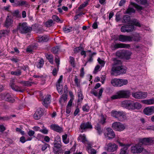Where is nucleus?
<instances>
[{"mask_svg":"<svg viewBox=\"0 0 154 154\" xmlns=\"http://www.w3.org/2000/svg\"><path fill=\"white\" fill-rule=\"evenodd\" d=\"M132 96L136 99H140V91H137L133 93Z\"/></svg>","mask_w":154,"mask_h":154,"instance_id":"obj_40","label":"nucleus"},{"mask_svg":"<svg viewBox=\"0 0 154 154\" xmlns=\"http://www.w3.org/2000/svg\"><path fill=\"white\" fill-rule=\"evenodd\" d=\"M134 27L132 24H127L123 26L121 28V31L122 32H130L133 31Z\"/></svg>","mask_w":154,"mask_h":154,"instance_id":"obj_9","label":"nucleus"},{"mask_svg":"<svg viewBox=\"0 0 154 154\" xmlns=\"http://www.w3.org/2000/svg\"><path fill=\"white\" fill-rule=\"evenodd\" d=\"M1 98L3 100L11 103H13L15 101V99L9 94H1Z\"/></svg>","mask_w":154,"mask_h":154,"instance_id":"obj_15","label":"nucleus"},{"mask_svg":"<svg viewBox=\"0 0 154 154\" xmlns=\"http://www.w3.org/2000/svg\"><path fill=\"white\" fill-rule=\"evenodd\" d=\"M112 128L114 130L119 131H123L125 128L124 125L119 122H116L112 123Z\"/></svg>","mask_w":154,"mask_h":154,"instance_id":"obj_8","label":"nucleus"},{"mask_svg":"<svg viewBox=\"0 0 154 154\" xmlns=\"http://www.w3.org/2000/svg\"><path fill=\"white\" fill-rule=\"evenodd\" d=\"M118 143L120 146H123V148L121 149L120 154H127V150L128 147L130 146V144H128L126 145H124L123 143L120 142H118Z\"/></svg>","mask_w":154,"mask_h":154,"instance_id":"obj_20","label":"nucleus"},{"mask_svg":"<svg viewBox=\"0 0 154 154\" xmlns=\"http://www.w3.org/2000/svg\"><path fill=\"white\" fill-rule=\"evenodd\" d=\"M50 128L51 129L59 133H61L63 131L62 127L56 124L51 125Z\"/></svg>","mask_w":154,"mask_h":154,"instance_id":"obj_23","label":"nucleus"},{"mask_svg":"<svg viewBox=\"0 0 154 154\" xmlns=\"http://www.w3.org/2000/svg\"><path fill=\"white\" fill-rule=\"evenodd\" d=\"M69 63L71 66L73 67H75L76 66V64L75 62V58L74 57L71 56L69 57Z\"/></svg>","mask_w":154,"mask_h":154,"instance_id":"obj_36","label":"nucleus"},{"mask_svg":"<svg viewBox=\"0 0 154 154\" xmlns=\"http://www.w3.org/2000/svg\"><path fill=\"white\" fill-rule=\"evenodd\" d=\"M59 50V48L57 46L53 47L52 49V51L54 54L57 53Z\"/></svg>","mask_w":154,"mask_h":154,"instance_id":"obj_61","label":"nucleus"},{"mask_svg":"<svg viewBox=\"0 0 154 154\" xmlns=\"http://www.w3.org/2000/svg\"><path fill=\"white\" fill-rule=\"evenodd\" d=\"M118 146L114 143H109L107 146L106 150L109 152H113L117 150Z\"/></svg>","mask_w":154,"mask_h":154,"instance_id":"obj_19","label":"nucleus"},{"mask_svg":"<svg viewBox=\"0 0 154 154\" xmlns=\"http://www.w3.org/2000/svg\"><path fill=\"white\" fill-rule=\"evenodd\" d=\"M112 60L114 62V63L112 69V71L113 72L114 75H117L126 73V68L122 65L121 61L117 60L116 58H113Z\"/></svg>","mask_w":154,"mask_h":154,"instance_id":"obj_1","label":"nucleus"},{"mask_svg":"<svg viewBox=\"0 0 154 154\" xmlns=\"http://www.w3.org/2000/svg\"><path fill=\"white\" fill-rule=\"evenodd\" d=\"M67 135L66 134L63 135L62 136L63 141L65 144L67 143Z\"/></svg>","mask_w":154,"mask_h":154,"instance_id":"obj_54","label":"nucleus"},{"mask_svg":"<svg viewBox=\"0 0 154 154\" xmlns=\"http://www.w3.org/2000/svg\"><path fill=\"white\" fill-rule=\"evenodd\" d=\"M77 140H78L83 143L87 141L85 134H80L78 137Z\"/></svg>","mask_w":154,"mask_h":154,"instance_id":"obj_34","label":"nucleus"},{"mask_svg":"<svg viewBox=\"0 0 154 154\" xmlns=\"http://www.w3.org/2000/svg\"><path fill=\"white\" fill-rule=\"evenodd\" d=\"M131 5L133 6L138 10H141L143 9V8L142 7L137 5L135 3L131 2Z\"/></svg>","mask_w":154,"mask_h":154,"instance_id":"obj_47","label":"nucleus"},{"mask_svg":"<svg viewBox=\"0 0 154 154\" xmlns=\"http://www.w3.org/2000/svg\"><path fill=\"white\" fill-rule=\"evenodd\" d=\"M10 86L11 88L15 91L22 92L24 91V90L21 89L20 87L15 85L13 83H12L10 84Z\"/></svg>","mask_w":154,"mask_h":154,"instance_id":"obj_27","label":"nucleus"},{"mask_svg":"<svg viewBox=\"0 0 154 154\" xmlns=\"http://www.w3.org/2000/svg\"><path fill=\"white\" fill-rule=\"evenodd\" d=\"M14 6H23L29 8L30 6L29 4L25 1L20 0L18 1L17 4L13 5Z\"/></svg>","mask_w":154,"mask_h":154,"instance_id":"obj_24","label":"nucleus"},{"mask_svg":"<svg viewBox=\"0 0 154 154\" xmlns=\"http://www.w3.org/2000/svg\"><path fill=\"white\" fill-rule=\"evenodd\" d=\"M45 56L49 62L52 64L53 63L54 59L53 56L50 54H45Z\"/></svg>","mask_w":154,"mask_h":154,"instance_id":"obj_35","label":"nucleus"},{"mask_svg":"<svg viewBox=\"0 0 154 154\" xmlns=\"http://www.w3.org/2000/svg\"><path fill=\"white\" fill-rule=\"evenodd\" d=\"M140 143L135 144L131 147V152L134 154H139L142 152H147L146 149H144L142 146L140 145Z\"/></svg>","mask_w":154,"mask_h":154,"instance_id":"obj_5","label":"nucleus"},{"mask_svg":"<svg viewBox=\"0 0 154 154\" xmlns=\"http://www.w3.org/2000/svg\"><path fill=\"white\" fill-rule=\"evenodd\" d=\"M97 61L98 63L101 65V66L103 67L104 66L105 63L103 60H101L100 58H98Z\"/></svg>","mask_w":154,"mask_h":154,"instance_id":"obj_62","label":"nucleus"},{"mask_svg":"<svg viewBox=\"0 0 154 154\" xmlns=\"http://www.w3.org/2000/svg\"><path fill=\"white\" fill-rule=\"evenodd\" d=\"M11 73L12 75L19 76L21 75V71L20 70L18 69L15 71H11Z\"/></svg>","mask_w":154,"mask_h":154,"instance_id":"obj_45","label":"nucleus"},{"mask_svg":"<svg viewBox=\"0 0 154 154\" xmlns=\"http://www.w3.org/2000/svg\"><path fill=\"white\" fill-rule=\"evenodd\" d=\"M122 107L129 110H134L135 109H139L141 108L142 106L139 103L134 102L131 100H125L122 103Z\"/></svg>","mask_w":154,"mask_h":154,"instance_id":"obj_2","label":"nucleus"},{"mask_svg":"<svg viewBox=\"0 0 154 154\" xmlns=\"http://www.w3.org/2000/svg\"><path fill=\"white\" fill-rule=\"evenodd\" d=\"M55 61L57 64V69L58 70L59 69L60 64V59L59 58H56L55 59Z\"/></svg>","mask_w":154,"mask_h":154,"instance_id":"obj_63","label":"nucleus"},{"mask_svg":"<svg viewBox=\"0 0 154 154\" xmlns=\"http://www.w3.org/2000/svg\"><path fill=\"white\" fill-rule=\"evenodd\" d=\"M130 21V17L128 15H125L123 16L122 20V23H128Z\"/></svg>","mask_w":154,"mask_h":154,"instance_id":"obj_38","label":"nucleus"},{"mask_svg":"<svg viewBox=\"0 0 154 154\" xmlns=\"http://www.w3.org/2000/svg\"><path fill=\"white\" fill-rule=\"evenodd\" d=\"M17 29L21 33L25 34L30 32L32 29V28L31 27L28 26L26 23H20Z\"/></svg>","mask_w":154,"mask_h":154,"instance_id":"obj_4","label":"nucleus"},{"mask_svg":"<svg viewBox=\"0 0 154 154\" xmlns=\"http://www.w3.org/2000/svg\"><path fill=\"white\" fill-rule=\"evenodd\" d=\"M131 38V42L134 41V42H139L140 40L141 37L138 33H135L133 35H130Z\"/></svg>","mask_w":154,"mask_h":154,"instance_id":"obj_28","label":"nucleus"},{"mask_svg":"<svg viewBox=\"0 0 154 154\" xmlns=\"http://www.w3.org/2000/svg\"><path fill=\"white\" fill-rule=\"evenodd\" d=\"M75 146L74 145L72 148L70 149L69 151H68V154H69L70 153L73 152V153H74V152L75 151Z\"/></svg>","mask_w":154,"mask_h":154,"instance_id":"obj_64","label":"nucleus"},{"mask_svg":"<svg viewBox=\"0 0 154 154\" xmlns=\"http://www.w3.org/2000/svg\"><path fill=\"white\" fill-rule=\"evenodd\" d=\"M89 0H87L85 1L78 8V9L80 10L81 9H83L88 4V2Z\"/></svg>","mask_w":154,"mask_h":154,"instance_id":"obj_44","label":"nucleus"},{"mask_svg":"<svg viewBox=\"0 0 154 154\" xmlns=\"http://www.w3.org/2000/svg\"><path fill=\"white\" fill-rule=\"evenodd\" d=\"M123 51H117L116 53V55L117 57L120 58H123Z\"/></svg>","mask_w":154,"mask_h":154,"instance_id":"obj_51","label":"nucleus"},{"mask_svg":"<svg viewBox=\"0 0 154 154\" xmlns=\"http://www.w3.org/2000/svg\"><path fill=\"white\" fill-rule=\"evenodd\" d=\"M131 95V92L129 90H120L118 91L115 94L111 97L112 100L121 98L128 99Z\"/></svg>","mask_w":154,"mask_h":154,"instance_id":"obj_3","label":"nucleus"},{"mask_svg":"<svg viewBox=\"0 0 154 154\" xmlns=\"http://www.w3.org/2000/svg\"><path fill=\"white\" fill-rule=\"evenodd\" d=\"M54 142L61 143V138L59 135H57L55 137Z\"/></svg>","mask_w":154,"mask_h":154,"instance_id":"obj_57","label":"nucleus"},{"mask_svg":"<svg viewBox=\"0 0 154 154\" xmlns=\"http://www.w3.org/2000/svg\"><path fill=\"white\" fill-rule=\"evenodd\" d=\"M95 129L97 130V132L99 135L102 134V130L99 124L97 123V124L95 126Z\"/></svg>","mask_w":154,"mask_h":154,"instance_id":"obj_43","label":"nucleus"},{"mask_svg":"<svg viewBox=\"0 0 154 154\" xmlns=\"http://www.w3.org/2000/svg\"><path fill=\"white\" fill-rule=\"evenodd\" d=\"M154 138L148 137L140 139L139 140V142L143 145H150L153 143Z\"/></svg>","mask_w":154,"mask_h":154,"instance_id":"obj_11","label":"nucleus"},{"mask_svg":"<svg viewBox=\"0 0 154 154\" xmlns=\"http://www.w3.org/2000/svg\"><path fill=\"white\" fill-rule=\"evenodd\" d=\"M35 46L34 45H30L26 49V51L30 52L33 51L34 48H35Z\"/></svg>","mask_w":154,"mask_h":154,"instance_id":"obj_50","label":"nucleus"},{"mask_svg":"<svg viewBox=\"0 0 154 154\" xmlns=\"http://www.w3.org/2000/svg\"><path fill=\"white\" fill-rule=\"evenodd\" d=\"M53 152L56 154H62V153L60 152L61 148L54 146L53 148Z\"/></svg>","mask_w":154,"mask_h":154,"instance_id":"obj_46","label":"nucleus"},{"mask_svg":"<svg viewBox=\"0 0 154 154\" xmlns=\"http://www.w3.org/2000/svg\"><path fill=\"white\" fill-rule=\"evenodd\" d=\"M135 1L138 3L143 5H145L147 3L146 0H135Z\"/></svg>","mask_w":154,"mask_h":154,"instance_id":"obj_60","label":"nucleus"},{"mask_svg":"<svg viewBox=\"0 0 154 154\" xmlns=\"http://www.w3.org/2000/svg\"><path fill=\"white\" fill-rule=\"evenodd\" d=\"M130 47V46L129 44L123 43H116L113 45L112 49L115 50L120 48H129Z\"/></svg>","mask_w":154,"mask_h":154,"instance_id":"obj_22","label":"nucleus"},{"mask_svg":"<svg viewBox=\"0 0 154 154\" xmlns=\"http://www.w3.org/2000/svg\"><path fill=\"white\" fill-rule=\"evenodd\" d=\"M100 85H101L100 83H97L94 87V88L92 89L90 91L91 94H93L96 97H98V98H100L101 96L102 93L103 91V88H101L99 90L98 94L97 93L95 89L99 88L100 86Z\"/></svg>","mask_w":154,"mask_h":154,"instance_id":"obj_7","label":"nucleus"},{"mask_svg":"<svg viewBox=\"0 0 154 154\" xmlns=\"http://www.w3.org/2000/svg\"><path fill=\"white\" fill-rule=\"evenodd\" d=\"M44 64V60L43 59H41L39 60L38 62L37 63L36 66L38 68H41L43 66Z\"/></svg>","mask_w":154,"mask_h":154,"instance_id":"obj_42","label":"nucleus"},{"mask_svg":"<svg viewBox=\"0 0 154 154\" xmlns=\"http://www.w3.org/2000/svg\"><path fill=\"white\" fill-rule=\"evenodd\" d=\"M135 12V10L133 8H131L129 6L126 11V13L128 14L134 13Z\"/></svg>","mask_w":154,"mask_h":154,"instance_id":"obj_48","label":"nucleus"},{"mask_svg":"<svg viewBox=\"0 0 154 154\" xmlns=\"http://www.w3.org/2000/svg\"><path fill=\"white\" fill-rule=\"evenodd\" d=\"M44 144L42 146L41 149L42 151H44L46 150L48 147H50V145L45 143H44Z\"/></svg>","mask_w":154,"mask_h":154,"instance_id":"obj_56","label":"nucleus"},{"mask_svg":"<svg viewBox=\"0 0 154 154\" xmlns=\"http://www.w3.org/2000/svg\"><path fill=\"white\" fill-rule=\"evenodd\" d=\"M69 94L70 97V99L68 102V107H71L72 105V102L74 99L75 96L71 91H69Z\"/></svg>","mask_w":154,"mask_h":154,"instance_id":"obj_29","label":"nucleus"},{"mask_svg":"<svg viewBox=\"0 0 154 154\" xmlns=\"http://www.w3.org/2000/svg\"><path fill=\"white\" fill-rule=\"evenodd\" d=\"M141 102L143 103L148 105L152 104H154V98L146 100H142Z\"/></svg>","mask_w":154,"mask_h":154,"instance_id":"obj_32","label":"nucleus"},{"mask_svg":"<svg viewBox=\"0 0 154 154\" xmlns=\"http://www.w3.org/2000/svg\"><path fill=\"white\" fill-rule=\"evenodd\" d=\"M77 97V102H82L84 96L81 89H79L78 91Z\"/></svg>","mask_w":154,"mask_h":154,"instance_id":"obj_30","label":"nucleus"},{"mask_svg":"<svg viewBox=\"0 0 154 154\" xmlns=\"http://www.w3.org/2000/svg\"><path fill=\"white\" fill-rule=\"evenodd\" d=\"M54 23L52 19H50L47 21L45 23V25L47 27H49L54 25Z\"/></svg>","mask_w":154,"mask_h":154,"instance_id":"obj_41","label":"nucleus"},{"mask_svg":"<svg viewBox=\"0 0 154 154\" xmlns=\"http://www.w3.org/2000/svg\"><path fill=\"white\" fill-rule=\"evenodd\" d=\"M63 79V76L61 75L58 80L56 83V87L57 89L59 92H63V87L62 85V80Z\"/></svg>","mask_w":154,"mask_h":154,"instance_id":"obj_18","label":"nucleus"},{"mask_svg":"<svg viewBox=\"0 0 154 154\" xmlns=\"http://www.w3.org/2000/svg\"><path fill=\"white\" fill-rule=\"evenodd\" d=\"M131 38L130 37V35H118V38H117V40L122 42H131Z\"/></svg>","mask_w":154,"mask_h":154,"instance_id":"obj_17","label":"nucleus"},{"mask_svg":"<svg viewBox=\"0 0 154 154\" xmlns=\"http://www.w3.org/2000/svg\"><path fill=\"white\" fill-rule=\"evenodd\" d=\"M106 118H105L103 115L101 116V118L99 122V123L102 124H103L106 122Z\"/></svg>","mask_w":154,"mask_h":154,"instance_id":"obj_55","label":"nucleus"},{"mask_svg":"<svg viewBox=\"0 0 154 154\" xmlns=\"http://www.w3.org/2000/svg\"><path fill=\"white\" fill-rule=\"evenodd\" d=\"M132 54V52L130 51H124L123 54V58H125L127 60L129 59Z\"/></svg>","mask_w":154,"mask_h":154,"instance_id":"obj_31","label":"nucleus"},{"mask_svg":"<svg viewBox=\"0 0 154 154\" xmlns=\"http://www.w3.org/2000/svg\"><path fill=\"white\" fill-rule=\"evenodd\" d=\"M51 96V95H47L43 101V105L46 108L48 107L50 103Z\"/></svg>","mask_w":154,"mask_h":154,"instance_id":"obj_25","label":"nucleus"},{"mask_svg":"<svg viewBox=\"0 0 154 154\" xmlns=\"http://www.w3.org/2000/svg\"><path fill=\"white\" fill-rule=\"evenodd\" d=\"M14 24L13 19L9 15H8L5 21L4 26L6 28L12 27Z\"/></svg>","mask_w":154,"mask_h":154,"instance_id":"obj_13","label":"nucleus"},{"mask_svg":"<svg viewBox=\"0 0 154 154\" xmlns=\"http://www.w3.org/2000/svg\"><path fill=\"white\" fill-rule=\"evenodd\" d=\"M82 109L83 111L88 112L89 110L90 107L87 104H86L82 106Z\"/></svg>","mask_w":154,"mask_h":154,"instance_id":"obj_53","label":"nucleus"},{"mask_svg":"<svg viewBox=\"0 0 154 154\" xmlns=\"http://www.w3.org/2000/svg\"><path fill=\"white\" fill-rule=\"evenodd\" d=\"M67 98V93L65 91L62 97L60 98L59 102L61 104L62 107L61 108V112L62 115L65 113V109L64 106L66 104V101Z\"/></svg>","mask_w":154,"mask_h":154,"instance_id":"obj_6","label":"nucleus"},{"mask_svg":"<svg viewBox=\"0 0 154 154\" xmlns=\"http://www.w3.org/2000/svg\"><path fill=\"white\" fill-rule=\"evenodd\" d=\"M44 111L42 108H39L37 109L36 112L33 115V118L35 119L38 120L41 118V117L43 114Z\"/></svg>","mask_w":154,"mask_h":154,"instance_id":"obj_16","label":"nucleus"},{"mask_svg":"<svg viewBox=\"0 0 154 154\" xmlns=\"http://www.w3.org/2000/svg\"><path fill=\"white\" fill-rule=\"evenodd\" d=\"M9 31L7 30H3L0 31V38L5 37L9 33Z\"/></svg>","mask_w":154,"mask_h":154,"instance_id":"obj_37","label":"nucleus"},{"mask_svg":"<svg viewBox=\"0 0 154 154\" xmlns=\"http://www.w3.org/2000/svg\"><path fill=\"white\" fill-rule=\"evenodd\" d=\"M111 114L112 116L117 119L118 120L120 121L123 120L121 119V117L124 118L125 117L123 114V112L120 111H112L111 112Z\"/></svg>","mask_w":154,"mask_h":154,"instance_id":"obj_10","label":"nucleus"},{"mask_svg":"<svg viewBox=\"0 0 154 154\" xmlns=\"http://www.w3.org/2000/svg\"><path fill=\"white\" fill-rule=\"evenodd\" d=\"M43 127L44 128L43 129L40 130V132L45 134H47L48 133V130L45 128L44 126H43Z\"/></svg>","mask_w":154,"mask_h":154,"instance_id":"obj_59","label":"nucleus"},{"mask_svg":"<svg viewBox=\"0 0 154 154\" xmlns=\"http://www.w3.org/2000/svg\"><path fill=\"white\" fill-rule=\"evenodd\" d=\"M143 112L147 115H152L154 113V106L148 107L145 108L143 110Z\"/></svg>","mask_w":154,"mask_h":154,"instance_id":"obj_21","label":"nucleus"},{"mask_svg":"<svg viewBox=\"0 0 154 154\" xmlns=\"http://www.w3.org/2000/svg\"><path fill=\"white\" fill-rule=\"evenodd\" d=\"M128 83L127 80L119 79L118 87H121L127 85Z\"/></svg>","mask_w":154,"mask_h":154,"instance_id":"obj_33","label":"nucleus"},{"mask_svg":"<svg viewBox=\"0 0 154 154\" xmlns=\"http://www.w3.org/2000/svg\"><path fill=\"white\" fill-rule=\"evenodd\" d=\"M106 131L104 133V135L106 138L110 139L114 138L115 137V134L112 129L110 128H107Z\"/></svg>","mask_w":154,"mask_h":154,"instance_id":"obj_12","label":"nucleus"},{"mask_svg":"<svg viewBox=\"0 0 154 154\" xmlns=\"http://www.w3.org/2000/svg\"><path fill=\"white\" fill-rule=\"evenodd\" d=\"M112 85L114 86L118 87L119 79H114L111 80Z\"/></svg>","mask_w":154,"mask_h":154,"instance_id":"obj_39","label":"nucleus"},{"mask_svg":"<svg viewBox=\"0 0 154 154\" xmlns=\"http://www.w3.org/2000/svg\"><path fill=\"white\" fill-rule=\"evenodd\" d=\"M52 18L54 21H56L57 22H59L60 21V20L59 17L56 15H53Z\"/></svg>","mask_w":154,"mask_h":154,"instance_id":"obj_58","label":"nucleus"},{"mask_svg":"<svg viewBox=\"0 0 154 154\" xmlns=\"http://www.w3.org/2000/svg\"><path fill=\"white\" fill-rule=\"evenodd\" d=\"M83 49V48H82L81 46H80L79 47L75 48L74 49V51L75 53H77L79 52L80 51H82Z\"/></svg>","mask_w":154,"mask_h":154,"instance_id":"obj_52","label":"nucleus"},{"mask_svg":"<svg viewBox=\"0 0 154 154\" xmlns=\"http://www.w3.org/2000/svg\"><path fill=\"white\" fill-rule=\"evenodd\" d=\"M49 38L48 36L44 35L39 36L37 39L38 42H47L49 40Z\"/></svg>","mask_w":154,"mask_h":154,"instance_id":"obj_26","label":"nucleus"},{"mask_svg":"<svg viewBox=\"0 0 154 154\" xmlns=\"http://www.w3.org/2000/svg\"><path fill=\"white\" fill-rule=\"evenodd\" d=\"M81 129V132L83 133L84 131H85L87 129L92 128V126L90 122H87L86 123H82L80 126Z\"/></svg>","mask_w":154,"mask_h":154,"instance_id":"obj_14","label":"nucleus"},{"mask_svg":"<svg viewBox=\"0 0 154 154\" xmlns=\"http://www.w3.org/2000/svg\"><path fill=\"white\" fill-rule=\"evenodd\" d=\"M147 96V93L146 92L140 91V99L145 98Z\"/></svg>","mask_w":154,"mask_h":154,"instance_id":"obj_49","label":"nucleus"}]
</instances>
